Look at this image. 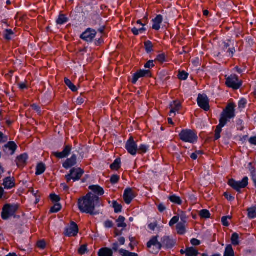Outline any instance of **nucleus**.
I'll return each mask as SVG.
<instances>
[{"label":"nucleus","instance_id":"f257e3e1","mask_svg":"<svg viewBox=\"0 0 256 256\" xmlns=\"http://www.w3.org/2000/svg\"><path fill=\"white\" fill-rule=\"evenodd\" d=\"M100 198L92 192H88L85 196L78 200V206L79 210L82 213L95 214L94 211L96 206L99 204Z\"/></svg>","mask_w":256,"mask_h":256},{"label":"nucleus","instance_id":"f03ea898","mask_svg":"<svg viewBox=\"0 0 256 256\" xmlns=\"http://www.w3.org/2000/svg\"><path fill=\"white\" fill-rule=\"evenodd\" d=\"M235 107L234 104H229L220 114L219 124L216 126L214 131V140L220 138L222 128L236 116Z\"/></svg>","mask_w":256,"mask_h":256},{"label":"nucleus","instance_id":"7ed1b4c3","mask_svg":"<svg viewBox=\"0 0 256 256\" xmlns=\"http://www.w3.org/2000/svg\"><path fill=\"white\" fill-rule=\"evenodd\" d=\"M180 139L185 142L195 144L197 142L198 137L197 134L190 129H183L178 134Z\"/></svg>","mask_w":256,"mask_h":256},{"label":"nucleus","instance_id":"20e7f679","mask_svg":"<svg viewBox=\"0 0 256 256\" xmlns=\"http://www.w3.org/2000/svg\"><path fill=\"white\" fill-rule=\"evenodd\" d=\"M225 84L234 90L240 89L242 85V81L238 78L236 74H232L229 76H225Z\"/></svg>","mask_w":256,"mask_h":256},{"label":"nucleus","instance_id":"39448f33","mask_svg":"<svg viewBox=\"0 0 256 256\" xmlns=\"http://www.w3.org/2000/svg\"><path fill=\"white\" fill-rule=\"evenodd\" d=\"M228 184L236 192L240 193L241 189L246 188L248 184V178L244 176L241 180L236 181L233 178L229 180Z\"/></svg>","mask_w":256,"mask_h":256},{"label":"nucleus","instance_id":"423d86ee","mask_svg":"<svg viewBox=\"0 0 256 256\" xmlns=\"http://www.w3.org/2000/svg\"><path fill=\"white\" fill-rule=\"evenodd\" d=\"M18 209V206L16 204H5L2 210V219L7 220L14 214Z\"/></svg>","mask_w":256,"mask_h":256},{"label":"nucleus","instance_id":"0eeeda50","mask_svg":"<svg viewBox=\"0 0 256 256\" xmlns=\"http://www.w3.org/2000/svg\"><path fill=\"white\" fill-rule=\"evenodd\" d=\"M84 171L80 168H72L70 170V174L65 176L67 182H70L72 180L73 182L79 180L83 174Z\"/></svg>","mask_w":256,"mask_h":256},{"label":"nucleus","instance_id":"6e6552de","mask_svg":"<svg viewBox=\"0 0 256 256\" xmlns=\"http://www.w3.org/2000/svg\"><path fill=\"white\" fill-rule=\"evenodd\" d=\"M158 236H154L147 243V247L150 252L154 254H158L160 249V243L158 242Z\"/></svg>","mask_w":256,"mask_h":256},{"label":"nucleus","instance_id":"1a4fd4ad","mask_svg":"<svg viewBox=\"0 0 256 256\" xmlns=\"http://www.w3.org/2000/svg\"><path fill=\"white\" fill-rule=\"evenodd\" d=\"M125 148L131 155L134 156L136 154L138 147L132 136H130L126 142Z\"/></svg>","mask_w":256,"mask_h":256},{"label":"nucleus","instance_id":"9d476101","mask_svg":"<svg viewBox=\"0 0 256 256\" xmlns=\"http://www.w3.org/2000/svg\"><path fill=\"white\" fill-rule=\"evenodd\" d=\"M197 102L198 106L205 111H208L210 110L208 103V98L205 94H199L197 98Z\"/></svg>","mask_w":256,"mask_h":256},{"label":"nucleus","instance_id":"9b49d317","mask_svg":"<svg viewBox=\"0 0 256 256\" xmlns=\"http://www.w3.org/2000/svg\"><path fill=\"white\" fill-rule=\"evenodd\" d=\"M176 242L172 238L169 236H164L161 238V248L172 249L175 246Z\"/></svg>","mask_w":256,"mask_h":256},{"label":"nucleus","instance_id":"f8f14e48","mask_svg":"<svg viewBox=\"0 0 256 256\" xmlns=\"http://www.w3.org/2000/svg\"><path fill=\"white\" fill-rule=\"evenodd\" d=\"M96 32L94 30L88 28L80 36V38L86 42H92L95 38Z\"/></svg>","mask_w":256,"mask_h":256},{"label":"nucleus","instance_id":"ddd939ff","mask_svg":"<svg viewBox=\"0 0 256 256\" xmlns=\"http://www.w3.org/2000/svg\"><path fill=\"white\" fill-rule=\"evenodd\" d=\"M78 232V225L74 222H72L70 226L66 228L64 235L68 237L75 236L77 235Z\"/></svg>","mask_w":256,"mask_h":256},{"label":"nucleus","instance_id":"4468645a","mask_svg":"<svg viewBox=\"0 0 256 256\" xmlns=\"http://www.w3.org/2000/svg\"><path fill=\"white\" fill-rule=\"evenodd\" d=\"M151 74L149 70H140L137 71L133 76L132 82L136 84L140 78L144 77H150Z\"/></svg>","mask_w":256,"mask_h":256},{"label":"nucleus","instance_id":"2eb2a0df","mask_svg":"<svg viewBox=\"0 0 256 256\" xmlns=\"http://www.w3.org/2000/svg\"><path fill=\"white\" fill-rule=\"evenodd\" d=\"M135 196V194L132 188H128L124 190L123 198L126 204H130Z\"/></svg>","mask_w":256,"mask_h":256},{"label":"nucleus","instance_id":"dca6fc26","mask_svg":"<svg viewBox=\"0 0 256 256\" xmlns=\"http://www.w3.org/2000/svg\"><path fill=\"white\" fill-rule=\"evenodd\" d=\"M72 149V146L68 145L64 147V150L62 152H54L52 154L58 158H65L70 154Z\"/></svg>","mask_w":256,"mask_h":256},{"label":"nucleus","instance_id":"f3484780","mask_svg":"<svg viewBox=\"0 0 256 256\" xmlns=\"http://www.w3.org/2000/svg\"><path fill=\"white\" fill-rule=\"evenodd\" d=\"M3 185L6 189H11L15 186V180L14 178L8 176L3 180Z\"/></svg>","mask_w":256,"mask_h":256},{"label":"nucleus","instance_id":"a211bd4d","mask_svg":"<svg viewBox=\"0 0 256 256\" xmlns=\"http://www.w3.org/2000/svg\"><path fill=\"white\" fill-rule=\"evenodd\" d=\"M76 164V156L73 154L70 158H68L63 164L62 166L64 168L68 169Z\"/></svg>","mask_w":256,"mask_h":256},{"label":"nucleus","instance_id":"6ab92c4d","mask_svg":"<svg viewBox=\"0 0 256 256\" xmlns=\"http://www.w3.org/2000/svg\"><path fill=\"white\" fill-rule=\"evenodd\" d=\"M89 189L92 190V192L99 198V196H102L104 193V190L102 188L98 185H93L89 186Z\"/></svg>","mask_w":256,"mask_h":256},{"label":"nucleus","instance_id":"aec40b11","mask_svg":"<svg viewBox=\"0 0 256 256\" xmlns=\"http://www.w3.org/2000/svg\"><path fill=\"white\" fill-rule=\"evenodd\" d=\"M112 250L107 248H100L98 252V256H112Z\"/></svg>","mask_w":256,"mask_h":256},{"label":"nucleus","instance_id":"412c9836","mask_svg":"<svg viewBox=\"0 0 256 256\" xmlns=\"http://www.w3.org/2000/svg\"><path fill=\"white\" fill-rule=\"evenodd\" d=\"M248 217L250 219H254L256 218V205L249 208L247 210Z\"/></svg>","mask_w":256,"mask_h":256},{"label":"nucleus","instance_id":"4be33fe9","mask_svg":"<svg viewBox=\"0 0 256 256\" xmlns=\"http://www.w3.org/2000/svg\"><path fill=\"white\" fill-rule=\"evenodd\" d=\"M68 21V18L65 14H60L56 20V23L58 25H62Z\"/></svg>","mask_w":256,"mask_h":256},{"label":"nucleus","instance_id":"5701e85b","mask_svg":"<svg viewBox=\"0 0 256 256\" xmlns=\"http://www.w3.org/2000/svg\"><path fill=\"white\" fill-rule=\"evenodd\" d=\"M126 218L124 216H119L116 220L117 226L119 228H122V230L124 229L127 226L126 224L124 222Z\"/></svg>","mask_w":256,"mask_h":256},{"label":"nucleus","instance_id":"b1692460","mask_svg":"<svg viewBox=\"0 0 256 256\" xmlns=\"http://www.w3.org/2000/svg\"><path fill=\"white\" fill-rule=\"evenodd\" d=\"M16 145L14 142H10L4 146V151L8 149L10 151L11 154H13L16 149Z\"/></svg>","mask_w":256,"mask_h":256},{"label":"nucleus","instance_id":"393cba45","mask_svg":"<svg viewBox=\"0 0 256 256\" xmlns=\"http://www.w3.org/2000/svg\"><path fill=\"white\" fill-rule=\"evenodd\" d=\"M168 200L178 205H181L182 202L180 198L176 194H172V196H169Z\"/></svg>","mask_w":256,"mask_h":256},{"label":"nucleus","instance_id":"a878e982","mask_svg":"<svg viewBox=\"0 0 256 256\" xmlns=\"http://www.w3.org/2000/svg\"><path fill=\"white\" fill-rule=\"evenodd\" d=\"M186 256H198L200 254L198 251L193 246L186 248Z\"/></svg>","mask_w":256,"mask_h":256},{"label":"nucleus","instance_id":"bb28decb","mask_svg":"<svg viewBox=\"0 0 256 256\" xmlns=\"http://www.w3.org/2000/svg\"><path fill=\"white\" fill-rule=\"evenodd\" d=\"M28 158L27 154H24L20 155L17 158V164L18 166H22L26 163V162Z\"/></svg>","mask_w":256,"mask_h":256},{"label":"nucleus","instance_id":"cd10ccee","mask_svg":"<svg viewBox=\"0 0 256 256\" xmlns=\"http://www.w3.org/2000/svg\"><path fill=\"white\" fill-rule=\"evenodd\" d=\"M176 230L178 234H184L186 232L184 224L182 222L178 223L176 226Z\"/></svg>","mask_w":256,"mask_h":256},{"label":"nucleus","instance_id":"c85d7f7f","mask_svg":"<svg viewBox=\"0 0 256 256\" xmlns=\"http://www.w3.org/2000/svg\"><path fill=\"white\" fill-rule=\"evenodd\" d=\"M254 164H255V163L250 162L246 168L250 172V178L256 176V168L254 166Z\"/></svg>","mask_w":256,"mask_h":256},{"label":"nucleus","instance_id":"c756f323","mask_svg":"<svg viewBox=\"0 0 256 256\" xmlns=\"http://www.w3.org/2000/svg\"><path fill=\"white\" fill-rule=\"evenodd\" d=\"M224 256H234V252L231 244H228L226 247Z\"/></svg>","mask_w":256,"mask_h":256},{"label":"nucleus","instance_id":"7c9ffc66","mask_svg":"<svg viewBox=\"0 0 256 256\" xmlns=\"http://www.w3.org/2000/svg\"><path fill=\"white\" fill-rule=\"evenodd\" d=\"M230 240L232 244L234 246H238L240 244L239 235L236 232H234L232 234Z\"/></svg>","mask_w":256,"mask_h":256},{"label":"nucleus","instance_id":"2f4dec72","mask_svg":"<svg viewBox=\"0 0 256 256\" xmlns=\"http://www.w3.org/2000/svg\"><path fill=\"white\" fill-rule=\"evenodd\" d=\"M121 160L120 158H116L114 162L110 164V168L112 170H118L120 167Z\"/></svg>","mask_w":256,"mask_h":256},{"label":"nucleus","instance_id":"473e14b6","mask_svg":"<svg viewBox=\"0 0 256 256\" xmlns=\"http://www.w3.org/2000/svg\"><path fill=\"white\" fill-rule=\"evenodd\" d=\"M152 28L156 30H158L160 28V15H158L156 17L152 20Z\"/></svg>","mask_w":256,"mask_h":256},{"label":"nucleus","instance_id":"72a5a7b5","mask_svg":"<svg viewBox=\"0 0 256 256\" xmlns=\"http://www.w3.org/2000/svg\"><path fill=\"white\" fill-rule=\"evenodd\" d=\"M46 170V167L44 164L40 163L38 164L36 168V174L40 175L42 174Z\"/></svg>","mask_w":256,"mask_h":256},{"label":"nucleus","instance_id":"f704fd0d","mask_svg":"<svg viewBox=\"0 0 256 256\" xmlns=\"http://www.w3.org/2000/svg\"><path fill=\"white\" fill-rule=\"evenodd\" d=\"M199 216L202 218H208L210 216V214L209 210L206 209H203L200 211Z\"/></svg>","mask_w":256,"mask_h":256},{"label":"nucleus","instance_id":"c9c22d12","mask_svg":"<svg viewBox=\"0 0 256 256\" xmlns=\"http://www.w3.org/2000/svg\"><path fill=\"white\" fill-rule=\"evenodd\" d=\"M66 84L68 87L72 91L74 92L77 90L76 86L68 78H64V80Z\"/></svg>","mask_w":256,"mask_h":256},{"label":"nucleus","instance_id":"e433bc0d","mask_svg":"<svg viewBox=\"0 0 256 256\" xmlns=\"http://www.w3.org/2000/svg\"><path fill=\"white\" fill-rule=\"evenodd\" d=\"M14 34L13 31L10 30H6L4 34V39L8 40H10L12 39V36Z\"/></svg>","mask_w":256,"mask_h":256},{"label":"nucleus","instance_id":"4c0bfd02","mask_svg":"<svg viewBox=\"0 0 256 256\" xmlns=\"http://www.w3.org/2000/svg\"><path fill=\"white\" fill-rule=\"evenodd\" d=\"M236 124L238 130L242 131L244 127V121L240 118L236 119Z\"/></svg>","mask_w":256,"mask_h":256},{"label":"nucleus","instance_id":"58836bf2","mask_svg":"<svg viewBox=\"0 0 256 256\" xmlns=\"http://www.w3.org/2000/svg\"><path fill=\"white\" fill-rule=\"evenodd\" d=\"M119 252L122 256H138L136 253L131 252L124 249H120Z\"/></svg>","mask_w":256,"mask_h":256},{"label":"nucleus","instance_id":"ea45409f","mask_svg":"<svg viewBox=\"0 0 256 256\" xmlns=\"http://www.w3.org/2000/svg\"><path fill=\"white\" fill-rule=\"evenodd\" d=\"M188 75L189 74L187 72L184 70H182L179 72L178 77L180 80H185L188 78Z\"/></svg>","mask_w":256,"mask_h":256},{"label":"nucleus","instance_id":"a19ab883","mask_svg":"<svg viewBox=\"0 0 256 256\" xmlns=\"http://www.w3.org/2000/svg\"><path fill=\"white\" fill-rule=\"evenodd\" d=\"M112 206L114 208V212L116 213H118L121 212L122 206L120 204H118L116 201H114L112 202Z\"/></svg>","mask_w":256,"mask_h":256},{"label":"nucleus","instance_id":"79ce46f5","mask_svg":"<svg viewBox=\"0 0 256 256\" xmlns=\"http://www.w3.org/2000/svg\"><path fill=\"white\" fill-rule=\"evenodd\" d=\"M61 208V205L60 204H56L50 208V212L52 213H56L59 212Z\"/></svg>","mask_w":256,"mask_h":256},{"label":"nucleus","instance_id":"37998d69","mask_svg":"<svg viewBox=\"0 0 256 256\" xmlns=\"http://www.w3.org/2000/svg\"><path fill=\"white\" fill-rule=\"evenodd\" d=\"M145 30V29L143 26L140 28H134L132 29V32L133 34L135 36H138L140 33H142Z\"/></svg>","mask_w":256,"mask_h":256},{"label":"nucleus","instance_id":"c03bdc74","mask_svg":"<svg viewBox=\"0 0 256 256\" xmlns=\"http://www.w3.org/2000/svg\"><path fill=\"white\" fill-rule=\"evenodd\" d=\"M149 146L145 144H141L138 148V152L139 154H144L146 152Z\"/></svg>","mask_w":256,"mask_h":256},{"label":"nucleus","instance_id":"a18cd8bd","mask_svg":"<svg viewBox=\"0 0 256 256\" xmlns=\"http://www.w3.org/2000/svg\"><path fill=\"white\" fill-rule=\"evenodd\" d=\"M232 216H224L222 218V223L224 226H228L230 225V223L228 222V219H231Z\"/></svg>","mask_w":256,"mask_h":256},{"label":"nucleus","instance_id":"49530a36","mask_svg":"<svg viewBox=\"0 0 256 256\" xmlns=\"http://www.w3.org/2000/svg\"><path fill=\"white\" fill-rule=\"evenodd\" d=\"M180 103L174 104V106H172L170 110V115H171L172 114H174L175 115L176 112L180 110Z\"/></svg>","mask_w":256,"mask_h":256},{"label":"nucleus","instance_id":"de8ad7c7","mask_svg":"<svg viewBox=\"0 0 256 256\" xmlns=\"http://www.w3.org/2000/svg\"><path fill=\"white\" fill-rule=\"evenodd\" d=\"M88 251L87 245H82L78 250V253L80 255H83Z\"/></svg>","mask_w":256,"mask_h":256},{"label":"nucleus","instance_id":"09e8293b","mask_svg":"<svg viewBox=\"0 0 256 256\" xmlns=\"http://www.w3.org/2000/svg\"><path fill=\"white\" fill-rule=\"evenodd\" d=\"M144 46H145V48H146V50L147 52H150L152 51V43L150 41L148 40V41L146 42H144Z\"/></svg>","mask_w":256,"mask_h":256},{"label":"nucleus","instance_id":"8fccbe9b","mask_svg":"<svg viewBox=\"0 0 256 256\" xmlns=\"http://www.w3.org/2000/svg\"><path fill=\"white\" fill-rule=\"evenodd\" d=\"M170 60V58L164 52H161V66L164 64V62H169Z\"/></svg>","mask_w":256,"mask_h":256},{"label":"nucleus","instance_id":"3c124183","mask_svg":"<svg viewBox=\"0 0 256 256\" xmlns=\"http://www.w3.org/2000/svg\"><path fill=\"white\" fill-rule=\"evenodd\" d=\"M120 178L116 174H114L111 176L110 182L112 184H117L120 180Z\"/></svg>","mask_w":256,"mask_h":256},{"label":"nucleus","instance_id":"603ef678","mask_svg":"<svg viewBox=\"0 0 256 256\" xmlns=\"http://www.w3.org/2000/svg\"><path fill=\"white\" fill-rule=\"evenodd\" d=\"M179 216H174L171 220H170V221L169 222V226H173L174 224H177L178 222V220H179Z\"/></svg>","mask_w":256,"mask_h":256},{"label":"nucleus","instance_id":"864d4df0","mask_svg":"<svg viewBox=\"0 0 256 256\" xmlns=\"http://www.w3.org/2000/svg\"><path fill=\"white\" fill-rule=\"evenodd\" d=\"M231 42L230 40H227L226 41H224L222 42V50L224 52H226V50L230 46V42Z\"/></svg>","mask_w":256,"mask_h":256},{"label":"nucleus","instance_id":"5fc2aeb1","mask_svg":"<svg viewBox=\"0 0 256 256\" xmlns=\"http://www.w3.org/2000/svg\"><path fill=\"white\" fill-rule=\"evenodd\" d=\"M226 52L228 54V56H229L230 58L233 57L234 53L236 52V50H235L234 47L233 46L232 48H229L227 50Z\"/></svg>","mask_w":256,"mask_h":256},{"label":"nucleus","instance_id":"6e6d98bb","mask_svg":"<svg viewBox=\"0 0 256 256\" xmlns=\"http://www.w3.org/2000/svg\"><path fill=\"white\" fill-rule=\"evenodd\" d=\"M247 100L245 98H241L238 102V107L240 108H245Z\"/></svg>","mask_w":256,"mask_h":256},{"label":"nucleus","instance_id":"4d7b16f0","mask_svg":"<svg viewBox=\"0 0 256 256\" xmlns=\"http://www.w3.org/2000/svg\"><path fill=\"white\" fill-rule=\"evenodd\" d=\"M104 226L106 228H112L114 226V223L110 220H106L104 224Z\"/></svg>","mask_w":256,"mask_h":256},{"label":"nucleus","instance_id":"13d9d810","mask_svg":"<svg viewBox=\"0 0 256 256\" xmlns=\"http://www.w3.org/2000/svg\"><path fill=\"white\" fill-rule=\"evenodd\" d=\"M158 226V222L156 220H154L153 222H152L148 225V228L151 230L154 231L155 230V228Z\"/></svg>","mask_w":256,"mask_h":256},{"label":"nucleus","instance_id":"bf43d9fd","mask_svg":"<svg viewBox=\"0 0 256 256\" xmlns=\"http://www.w3.org/2000/svg\"><path fill=\"white\" fill-rule=\"evenodd\" d=\"M179 217H180L182 223L185 224L186 222L187 216L184 212H182Z\"/></svg>","mask_w":256,"mask_h":256},{"label":"nucleus","instance_id":"052dcab7","mask_svg":"<svg viewBox=\"0 0 256 256\" xmlns=\"http://www.w3.org/2000/svg\"><path fill=\"white\" fill-rule=\"evenodd\" d=\"M50 198L52 202H57L60 200V198L54 194H51Z\"/></svg>","mask_w":256,"mask_h":256},{"label":"nucleus","instance_id":"680f3d73","mask_svg":"<svg viewBox=\"0 0 256 256\" xmlns=\"http://www.w3.org/2000/svg\"><path fill=\"white\" fill-rule=\"evenodd\" d=\"M190 243L193 246H198L200 244L201 242L200 240L193 238L191 239Z\"/></svg>","mask_w":256,"mask_h":256},{"label":"nucleus","instance_id":"e2e57ef3","mask_svg":"<svg viewBox=\"0 0 256 256\" xmlns=\"http://www.w3.org/2000/svg\"><path fill=\"white\" fill-rule=\"evenodd\" d=\"M36 246L38 248L44 249L46 247V242L44 240H40L38 242Z\"/></svg>","mask_w":256,"mask_h":256},{"label":"nucleus","instance_id":"0e129e2a","mask_svg":"<svg viewBox=\"0 0 256 256\" xmlns=\"http://www.w3.org/2000/svg\"><path fill=\"white\" fill-rule=\"evenodd\" d=\"M224 196L229 201H233L234 200V197L232 196L231 194H228V192L224 193Z\"/></svg>","mask_w":256,"mask_h":256},{"label":"nucleus","instance_id":"69168bd1","mask_svg":"<svg viewBox=\"0 0 256 256\" xmlns=\"http://www.w3.org/2000/svg\"><path fill=\"white\" fill-rule=\"evenodd\" d=\"M248 142L251 145L256 146V136H251L248 139Z\"/></svg>","mask_w":256,"mask_h":256},{"label":"nucleus","instance_id":"338daca9","mask_svg":"<svg viewBox=\"0 0 256 256\" xmlns=\"http://www.w3.org/2000/svg\"><path fill=\"white\" fill-rule=\"evenodd\" d=\"M154 66L153 60L148 61L144 65L146 68H152Z\"/></svg>","mask_w":256,"mask_h":256},{"label":"nucleus","instance_id":"774afa93","mask_svg":"<svg viewBox=\"0 0 256 256\" xmlns=\"http://www.w3.org/2000/svg\"><path fill=\"white\" fill-rule=\"evenodd\" d=\"M32 108L36 110L37 112H38V114H40V112H41V110H40V106H38V105L36 104H33L31 106Z\"/></svg>","mask_w":256,"mask_h":256}]
</instances>
